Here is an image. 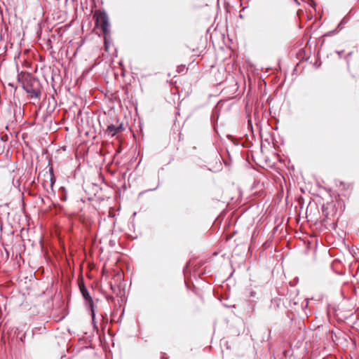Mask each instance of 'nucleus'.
I'll return each instance as SVG.
<instances>
[{
	"instance_id": "1",
	"label": "nucleus",
	"mask_w": 359,
	"mask_h": 359,
	"mask_svg": "<svg viewBox=\"0 0 359 359\" xmlns=\"http://www.w3.org/2000/svg\"><path fill=\"white\" fill-rule=\"evenodd\" d=\"M94 18H95L96 26L102 29L104 35L108 34L110 25L107 15L103 11H97L95 12Z\"/></svg>"
},
{
	"instance_id": "2",
	"label": "nucleus",
	"mask_w": 359,
	"mask_h": 359,
	"mask_svg": "<svg viewBox=\"0 0 359 359\" xmlns=\"http://www.w3.org/2000/svg\"><path fill=\"white\" fill-rule=\"evenodd\" d=\"M79 287H80L81 292L83 295V297L84 298V299L86 302V304H87L88 307L90 309L92 320H94L95 317V313L94 303H93V299L91 298L88 291L87 290V289L86 288V287L84 286L83 284L80 285Z\"/></svg>"
},
{
	"instance_id": "3",
	"label": "nucleus",
	"mask_w": 359,
	"mask_h": 359,
	"mask_svg": "<svg viewBox=\"0 0 359 359\" xmlns=\"http://www.w3.org/2000/svg\"><path fill=\"white\" fill-rule=\"evenodd\" d=\"M322 212L325 219H331V217H333L337 213V209L334 202L327 201L326 204L323 203L322 205Z\"/></svg>"
},
{
	"instance_id": "4",
	"label": "nucleus",
	"mask_w": 359,
	"mask_h": 359,
	"mask_svg": "<svg viewBox=\"0 0 359 359\" xmlns=\"http://www.w3.org/2000/svg\"><path fill=\"white\" fill-rule=\"evenodd\" d=\"M123 129L122 125L115 126V125H109L108 126L105 133L110 137H114L116 134H117L119 131Z\"/></svg>"
},
{
	"instance_id": "5",
	"label": "nucleus",
	"mask_w": 359,
	"mask_h": 359,
	"mask_svg": "<svg viewBox=\"0 0 359 359\" xmlns=\"http://www.w3.org/2000/svg\"><path fill=\"white\" fill-rule=\"evenodd\" d=\"M27 92L31 93V97H37L39 96V95L41 93V91H36V90H34V91H27Z\"/></svg>"
},
{
	"instance_id": "6",
	"label": "nucleus",
	"mask_w": 359,
	"mask_h": 359,
	"mask_svg": "<svg viewBox=\"0 0 359 359\" xmlns=\"http://www.w3.org/2000/svg\"><path fill=\"white\" fill-rule=\"evenodd\" d=\"M174 95H175V96H177V97H180L179 91H177V93H174Z\"/></svg>"
},
{
	"instance_id": "7",
	"label": "nucleus",
	"mask_w": 359,
	"mask_h": 359,
	"mask_svg": "<svg viewBox=\"0 0 359 359\" xmlns=\"http://www.w3.org/2000/svg\"><path fill=\"white\" fill-rule=\"evenodd\" d=\"M311 6L312 7H314V3H313V0L311 1Z\"/></svg>"
},
{
	"instance_id": "8",
	"label": "nucleus",
	"mask_w": 359,
	"mask_h": 359,
	"mask_svg": "<svg viewBox=\"0 0 359 359\" xmlns=\"http://www.w3.org/2000/svg\"><path fill=\"white\" fill-rule=\"evenodd\" d=\"M315 201H316V203H317V202L318 203L319 202V201H317L316 198L315 199Z\"/></svg>"
}]
</instances>
